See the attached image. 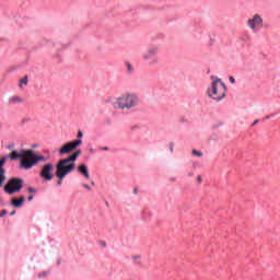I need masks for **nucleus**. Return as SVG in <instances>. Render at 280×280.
I'll return each mask as SVG.
<instances>
[{
  "instance_id": "1",
  "label": "nucleus",
  "mask_w": 280,
  "mask_h": 280,
  "mask_svg": "<svg viewBox=\"0 0 280 280\" xmlns=\"http://www.w3.org/2000/svg\"><path fill=\"white\" fill-rule=\"evenodd\" d=\"M9 158L11 161H16V159H21L20 161V167L21 170H32V167H36L40 161L45 163L47 159H45L43 155L36 154L34 150H25L22 153H19L16 151H12L9 154Z\"/></svg>"
},
{
  "instance_id": "2",
  "label": "nucleus",
  "mask_w": 280,
  "mask_h": 280,
  "mask_svg": "<svg viewBox=\"0 0 280 280\" xmlns=\"http://www.w3.org/2000/svg\"><path fill=\"white\" fill-rule=\"evenodd\" d=\"M113 106L117 110H132L139 106V95L130 92L121 94L115 98Z\"/></svg>"
},
{
  "instance_id": "3",
  "label": "nucleus",
  "mask_w": 280,
  "mask_h": 280,
  "mask_svg": "<svg viewBox=\"0 0 280 280\" xmlns=\"http://www.w3.org/2000/svg\"><path fill=\"white\" fill-rule=\"evenodd\" d=\"M210 79L212 82L207 90L208 97L214 102H222L226 97V84L222 82V79H218V77L212 75Z\"/></svg>"
},
{
  "instance_id": "4",
  "label": "nucleus",
  "mask_w": 280,
  "mask_h": 280,
  "mask_svg": "<svg viewBox=\"0 0 280 280\" xmlns=\"http://www.w3.org/2000/svg\"><path fill=\"white\" fill-rule=\"evenodd\" d=\"M142 60L148 62L149 67H156L161 59L159 58V46H149L147 51L142 54Z\"/></svg>"
},
{
  "instance_id": "5",
  "label": "nucleus",
  "mask_w": 280,
  "mask_h": 280,
  "mask_svg": "<svg viewBox=\"0 0 280 280\" xmlns=\"http://www.w3.org/2000/svg\"><path fill=\"white\" fill-rule=\"evenodd\" d=\"M75 171V163H71L68 161V159H61L56 164V173L61 176H69L71 172Z\"/></svg>"
},
{
  "instance_id": "6",
  "label": "nucleus",
  "mask_w": 280,
  "mask_h": 280,
  "mask_svg": "<svg viewBox=\"0 0 280 280\" xmlns=\"http://www.w3.org/2000/svg\"><path fill=\"white\" fill-rule=\"evenodd\" d=\"M23 179L12 177L8 180V183L4 185V191L5 194H9V196H12V194H19L23 189Z\"/></svg>"
},
{
  "instance_id": "7",
  "label": "nucleus",
  "mask_w": 280,
  "mask_h": 280,
  "mask_svg": "<svg viewBox=\"0 0 280 280\" xmlns=\"http://www.w3.org/2000/svg\"><path fill=\"white\" fill-rule=\"evenodd\" d=\"M247 27L252 30V32H259L261 27H264V19L259 14H254L253 18L247 20Z\"/></svg>"
},
{
  "instance_id": "8",
  "label": "nucleus",
  "mask_w": 280,
  "mask_h": 280,
  "mask_svg": "<svg viewBox=\"0 0 280 280\" xmlns=\"http://www.w3.org/2000/svg\"><path fill=\"white\" fill-rule=\"evenodd\" d=\"M79 145H82L81 139L67 142L59 149L60 156H65V154H71V152H73V150H75Z\"/></svg>"
},
{
  "instance_id": "9",
  "label": "nucleus",
  "mask_w": 280,
  "mask_h": 280,
  "mask_svg": "<svg viewBox=\"0 0 280 280\" xmlns=\"http://www.w3.org/2000/svg\"><path fill=\"white\" fill-rule=\"evenodd\" d=\"M39 178L42 180H54V164L52 163H46L42 171L39 172Z\"/></svg>"
},
{
  "instance_id": "10",
  "label": "nucleus",
  "mask_w": 280,
  "mask_h": 280,
  "mask_svg": "<svg viewBox=\"0 0 280 280\" xmlns=\"http://www.w3.org/2000/svg\"><path fill=\"white\" fill-rule=\"evenodd\" d=\"M7 161H8V156H2L0 160V187H3V183H5L8 178L5 176V168H3Z\"/></svg>"
},
{
  "instance_id": "11",
  "label": "nucleus",
  "mask_w": 280,
  "mask_h": 280,
  "mask_svg": "<svg viewBox=\"0 0 280 280\" xmlns=\"http://www.w3.org/2000/svg\"><path fill=\"white\" fill-rule=\"evenodd\" d=\"M77 172L85 177L86 180L91 179V174H89V166H86V164L79 165Z\"/></svg>"
},
{
  "instance_id": "12",
  "label": "nucleus",
  "mask_w": 280,
  "mask_h": 280,
  "mask_svg": "<svg viewBox=\"0 0 280 280\" xmlns=\"http://www.w3.org/2000/svg\"><path fill=\"white\" fill-rule=\"evenodd\" d=\"M23 202H25V196H20L19 199L13 198V199L11 200V205H12L13 207H15L16 209L23 207Z\"/></svg>"
},
{
  "instance_id": "13",
  "label": "nucleus",
  "mask_w": 280,
  "mask_h": 280,
  "mask_svg": "<svg viewBox=\"0 0 280 280\" xmlns=\"http://www.w3.org/2000/svg\"><path fill=\"white\" fill-rule=\"evenodd\" d=\"M80 154H82V150H77L73 154H71L70 156H68L66 159L69 163H75V161H78V156H80Z\"/></svg>"
},
{
  "instance_id": "14",
  "label": "nucleus",
  "mask_w": 280,
  "mask_h": 280,
  "mask_svg": "<svg viewBox=\"0 0 280 280\" xmlns=\"http://www.w3.org/2000/svg\"><path fill=\"white\" fill-rule=\"evenodd\" d=\"M9 104L14 105V104H23V97L19 95L11 96L9 98Z\"/></svg>"
},
{
  "instance_id": "15",
  "label": "nucleus",
  "mask_w": 280,
  "mask_h": 280,
  "mask_svg": "<svg viewBox=\"0 0 280 280\" xmlns=\"http://www.w3.org/2000/svg\"><path fill=\"white\" fill-rule=\"evenodd\" d=\"M28 82H30V79L27 78V75L20 79V81H19L20 89L24 90Z\"/></svg>"
},
{
  "instance_id": "16",
  "label": "nucleus",
  "mask_w": 280,
  "mask_h": 280,
  "mask_svg": "<svg viewBox=\"0 0 280 280\" xmlns=\"http://www.w3.org/2000/svg\"><path fill=\"white\" fill-rule=\"evenodd\" d=\"M55 176H57L58 180H57V185L58 187H60L62 185V180H65V178H67L66 175H60L58 173H55Z\"/></svg>"
},
{
  "instance_id": "17",
  "label": "nucleus",
  "mask_w": 280,
  "mask_h": 280,
  "mask_svg": "<svg viewBox=\"0 0 280 280\" xmlns=\"http://www.w3.org/2000/svg\"><path fill=\"white\" fill-rule=\"evenodd\" d=\"M125 67L127 69V73H132V71H135V68L132 67V63H130V61H126Z\"/></svg>"
},
{
  "instance_id": "18",
  "label": "nucleus",
  "mask_w": 280,
  "mask_h": 280,
  "mask_svg": "<svg viewBox=\"0 0 280 280\" xmlns=\"http://www.w3.org/2000/svg\"><path fill=\"white\" fill-rule=\"evenodd\" d=\"M192 154H194V156H199V158L202 156V152H200V151H198L196 149L192 150Z\"/></svg>"
},
{
  "instance_id": "19",
  "label": "nucleus",
  "mask_w": 280,
  "mask_h": 280,
  "mask_svg": "<svg viewBox=\"0 0 280 280\" xmlns=\"http://www.w3.org/2000/svg\"><path fill=\"white\" fill-rule=\"evenodd\" d=\"M49 275V272H47V271H44V272H42V273H38V277L40 278V277H47Z\"/></svg>"
},
{
  "instance_id": "20",
  "label": "nucleus",
  "mask_w": 280,
  "mask_h": 280,
  "mask_svg": "<svg viewBox=\"0 0 280 280\" xmlns=\"http://www.w3.org/2000/svg\"><path fill=\"white\" fill-rule=\"evenodd\" d=\"M7 214H8V210H2L1 213H0V218H3Z\"/></svg>"
},
{
  "instance_id": "21",
  "label": "nucleus",
  "mask_w": 280,
  "mask_h": 280,
  "mask_svg": "<svg viewBox=\"0 0 280 280\" xmlns=\"http://www.w3.org/2000/svg\"><path fill=\"white\" fill-rule=\"evenodd\" d=\"M34 192H36V189L34 187H30L28 188V194H34Z\"/></svg>"
},
{
  "instance_id": "22",
  "label": "nucleus",
  "mask_w": 280,
  "mask_h": 280,
  "mask_svg": "<svg viewBox=\"0 0 280 280\" xmlns=\"http://www.w3.org/2000/svg\"><path fill=\"white\" fill-rule=\"evenodd\" d=\"M84 137V133L82 131H78V138L82 139Z\"/></svg>"
},
{
  "instance_id": "23",
  "label": "nucleus",
  "mask_w": 280,
  "mask_h": 280,
  "mask_svg": "<svg viewBox=\"0 0 280 280\" xmlns=\"http://www.w3.org/2000/svg\"><path fill=\"white\" fill-rule=\"evenodd\" d=\"M229 80H230V83H231V84H235V78L230 77Z\"/></svg>"
},
{
  "instance_id": "24",
  "label": "nucleus",
  "mask_w": 280,
  "mask_h": 280,
  "mask_svg": "<svg viewBox=\"0 0 280 280\" xmlns=\"http://www.w3.org/2000/svg\"><path fill=\"white\" fill-rule=\"evenodd\" d=\"M84 189H88V191H91V187L88 184H83Z\"/></svg>"
},
{
  "instance_id": "25",
  "label": "nucleus",
  "mask_w": 280,
  "mask_h": 280,
  "mask_svg": "<svg viewBox=\"0 0 280 280\" xmlns=\"http://www.w3.org/2000/svg\"><path fill=\"white\" fill-rule=\"evenodd\" d=\"M32 200H34V195L28 196V202H32Z\"/></svg>"
},
{
  "instance_id": "26",
  "label": "nucleus",
  "mask_w": 280,
  "mask_h": 280,
  "mask_svg": "<svg viewBox=\"0 0 280 280\" xmlns=\"http://www.w3.org/2000/svg\"><path fill=\"white\" fill-rule=\"evenodd\" d=\"M170 150H171V152H174V143L170 144Z\"/></svg>"
},
{
  "instance_id": "27",
  "label": "nucleus",
  "mask_w": 280,
  "mask_h": 280,
  "mask_svg": "<svg viewBox=\"0 0 280 280\" xmlns=\"http://www.w3.org/2000/svg\"><path fill=\"white\" fill-rule=\"evenodd\" d=\"M197 180H198V183H202V176L199 175V176L197 177Z\"/></svg>"
},
{
  "instance_id": "28",
  "label": "nucleus",
  "mask_w": 280,
  "mask_h": 280,
  "mask_svg": "<svg viewBox=\"0 0 280 280\" xmlns=\"http://www.w3.org/2000/svg\"><path fill=\"white\" fill-rule=\"evenodd\" d=\"M133 194H135V195L139 194V188H137V187L133 188Z\"/></svg>"
},
{
  "instance_id": "29",
  "label": "nucleus",
  "mask_w": 280,
  "mask_h": 280,
  "mask_svg": "<svg viewBox=\"0 0 280 280\" xmlns=\"http://www.w3.org/2000/svg\"><path fill=\"white\" fill-rule=\"evenodd\" d=\"M16 214V210H13L10 212V215H15Z\"/></svg>"
},
{
  "instance_id": "30",
  "label": "nucleus",
  "mask_w": 280,
  "mask_h": 280,
  "mask_svg": "<svg viewBox=\"0 0 280 280\" xmlns=\"http://www.w3.org/2000/svg\"><path fill=\"white\" fill-rule=\"evenodd\" d=\"M101 150L108 151V147H103Z\"/></svg>"
},
{
  "instance_id": "31",
  "label": "nucleus",
  "mask_w": 280,
  "mask_h": 280,
  "mask_svg": "<svg viewBox=\"0 0 280 280\" xmlns=\"http://www.w3.org/2000/svg\"><path fill=\"white\" fill-rule=\"evenodd\" d=\"M257 124H259V120H255L253 126H257Z\"/></svg>"
},
{
  "instance_id": "32",
  "label": "nucleus",
  "mask_w": 280,
  "mask_h": 280,
  "mask_svg": "<svg viewBox=\"0 0 280 280\" xmlns=\"http://www.w3.org/2000/svg\"><path fill=\"white\" fill-rule=\"evenodd\" d=\"M214 40L213 39H210V45H213Z\"/></svg>"
},
{
  "instance_id": "33",
  "label": "nucleus",
  "mask_w": 280,
  "mask_h": 280,
  "mask_svg": "<svg viewBox=\"0 0 280 280\" xmlns=\"http://www.w3.org/2000/svg\"><path fill=\"white\" fill-rule=\"evenodd\" d=\"M265 119H270V116H266V118Z\"/></svg>"
},
{
  "instance_id": "34",
  "label": "nucleus",
  "mask_w": 280,
  "mask_h": 280,
  "mask_svg": "<svg viewBox=\"0 0 280 280\" xmlns=\"http://www.w3.org/2000/svg\"><path fill=\"white\" fill-rule=\"evenodd\" d=\"M92 185L95 186V182H92Z\"/></svg>"
}]
</instances>
